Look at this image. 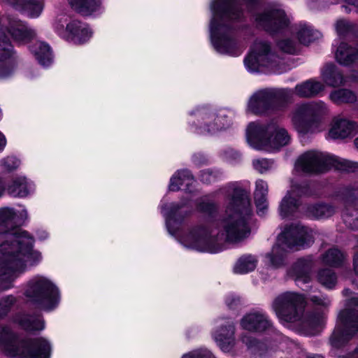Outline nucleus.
<instances>
[{"mask_svg": "<svg viewBox=\"0 0 358 358\" xmlns=\"http://www.w3.org/2000/svg\"><path fill=\"white\" fill-rule=\"evenodd\" d=\"M220 173L217 171L210 170H203L201 173V180L203 182L210 183L215 181L220 176Z\"/></svg>", "mask_w": 358, "mask_h": 358, "instance_id": "49530a36", "label": "nucleus"}, {"mask_svg": "<svg viewBox=\"0 0 358 358\" xmlns=\"http://www.w3.org/2000/svg\"><path fill=\"white\" fill-rule=\"evenodd\" d=\"M248 144L255 150L273 152L289 144L291 136L275 120L250 122L246 130Z\"/></svg>", "mask_w": 358, "mask_h": 358, "instance_id": "39448f33", "label": "nucleus"}, {"mask_svg": "<svg viewBox=\"0 0 358 358\" xmlns=\"http://www.w3.org/2000/svg\"><path fill=\"white\" fill-rule=\"evenodd\" d=\"M197 209L202 213L210 215L217 212V205L210 201L208 196H204L198 201Z\"/></svg>", "mask_w": 358, "mask_h": 358, "instance_id": "a19ab883", "label": "nucleus"}, {"mask_svg": "<svg viewBox=\"0 0 358 358\" xmlns=\"http://www.w3.org/2000/svg\"><path fill=\"white\" fill-rule=\"evenodd\" d=\"M335 57L337 62L345 66L352 63H358V50L355 49L345 43H341L338 47Z\"/></svg>", "mask_w": 358, "mask_h": 358, "instance_id": "c756f323", "label": "nucleus"}, {"mask_svg": "<svg viewBox=\"0 0 358 358\" xmlns=\"http://www.w3.org/2000/svg\"><path fill=\"white\" fill-rule=\"evenodd\" d=\"M317 280L323 286L331 289L336 283V275L331 269H322L317 273Z\"/></svg>", "mask_w": 358, "mask_h": 358, "instance_id": "ea45409f", "label": "nucleus"}, {"mask_svg": "<svg viewBox=\"0 0 358 358\" xmlns=\"http://www.w3.org/2000/svg\"><path fill=\"white\" fill-rule=\"evenodd\" d=\"M324 90V85L321 82L310 79L297 85L295 92L300 97L309 98L317 96Z\"/></svg>", "mask_w": 358, "mask_h": 358, "instance_id": "c85d7f7f", "label": "nucleus"}, {"mask_svg": "<svg viewBox=\"0 0 358 358\" xmlns=\"http://www.w3.org/2000/svg\"><path fill=\"white\" fill-rule=\"evenodd\" d=\"M293 33L299 42L308 45L320 37V33L314 30L311 26L306 23L300 22L291 27Z\"/></svg>", "mask_w": 358, "mask_h": 358, "instance_id": "a878e982", "label": "nucleus"}, {"mask_svg": "<svg viewBox=\"0 0 358 358\" xmlns=\"http://www.w3.org/2000/svg\"><path fill=\"white\" fill-rule=\"evenodd\" d=\"M355 147L358 149V137L354 141Z\"/></svg>", "mask_w": 358, "mask_h": 358, "instance_id": "bf43d9fd", "label": "nucleus"}, {"mask_svg": "<svg viewBox=\"0 0 358 358\" xmlns=\"http://www.w3.org/2000/svg\"><path fill=\"white\" fill-rule=\"evenodd\" d=\"M345 210L343 213V219L345 225L353 229H358V210L356 208V203L350 201L348 199H344ZM357 252L354 257V271L358 275V240L356 245Z\"/></svg>", "mask_w": 358, "mask_h": 358, "instance_id": "5701e85b", "label": "nucleus"}, {"mask_svg": "<svg viewBox=\"0 0 358 358\" xmlns=\"http://www.w3.org/2000/svg\"><path fill=\"white\" fill-rule=\"evenodd\" d=\"M19 324L27 331H38L44 329V321L39 315H22L16 318Z\"/></svg>", "mask_w": 358, "mask_h": 358, "instance_id": "72a5a7b5", "label": "nucleus"}, {"mask_svg": "<svg viewBox=\"0 0 358 358\" xmlns=\"http://www.w3.org/2000/svg\"><path fill=\"white\" fill-rule=\"evenodd\" d=\"M220 192L227 196L225 217L215 230L198 225L188 233L181 234L180 228L191 213L182 210L187 203L182 201L171 203L167 207L162 206L169 233L186 248L210 253L222 251L223 242L236 243L246 238L250 233L249 220L252 214L248 193L236 183L227 185L220 189Z\"/></svg>", "mask_w": 358, "mask_h": 358, "instance_id": "f257e3e1", "label": "nucleus"}, {"mask_svg": "<svg viewBox=\"0 0 358 358\" xmlns=\"http://www.w3.org/2000/svg\"><path fill=\"white\" fill-rule=\"evenodd\" d=\"M308 192V187L306 183L298 184L292 180L290 189L280 204V215L282 218H286L293 215L300 205V197L307 194Z\"/></svg>", "mask_w": 358, "mask_h": 358, "instance_id": "dca6fc26", "label": "nucleus"}, {"mask_svg": "<svg viewBox=\"0 0 358 358\" xmlns=\"http://www.w3.org/2000/svg\"><path fill=\"white\" fill-rule=\"evenodd\" d=\"M278 57L271 51L270 44L258 39L253 44L250 52L244 60L245 66L250 72H257L261 67L274 69Z\"/></svg>", "mask_w": 358, "mask_h": 358, "instance_id": "4468645a", "label": "nucleus"}, {"mask_svg": "<svg viewBox=\"0 0 358 358\" xmlns=\"http://www.w3.org/2000/svg\"><path fill=\"white\" fill-rule=\"evenodd\" d=\"M15 303V298L11 295L3 298L0 301V318L6 315Z\"/></svg>", "mask_w": 358, "mask_h": 358, "instance_id": "c03bdc74", "label": "nucleus"}, {"mask_svg": "<svg viewBox=\"0 0 358 358\" xmlns=\"http://www.w3.org/2000/svg\"><path fill=\"white\" fill-rule=\"evenodd\" d=\"M48 236V233L45 231H40L38 232V238L40 240H44Z\"/></svg>", "mask_w": 358, "mask_h": 358, "instance_id": "5fc2aeb1", "label": "nucleus"}, {"mask_svg": "<svg viewBox=\"0 0 358 358\" xmlns=\"http://www.w3.org/2000/svg\"><path fill=\"white\" fill-rule=\"evenodd\" d=\"M257 264V259L251 255L241 257L236 262L234 271L238 274H245L253 271Z\"/></svg>", "mask_w": 358, "mask_h": 358, "instance_id": "c9c22d12", "label": "nucleus"}, {"mask_svg": "<svg viewBox=\"0 0 358 358\" xmlns=\"http://www.w3.org/2000/svg\"><path fill=\"white\" fill-rule=\"evenodd\" d=\"M8 2L15 10L25 13L31 18L38 17L43 9L42 1L38 0H8Z\"/></svg>", "mask_w": 358, "mask_h": 358, "instance_id": "393cba45", "label": "nucleus"}, {"mask_svg": "<svg viewBox=\"0 0 358 358\" xmlns=\"http://www.w3.org/2000/svg\"><path fill=\"white\" fill-rule=\"evenodd\" d=\"M256 24L271 34L282 33L290 27L292 17L279 8H268L254 15Z\"/></svg>", "mask_w": 358, "mask_h": 358, "instance_id": "2eb2a0df", "label": "nucleus"}, {"mask_svg": "<svg viewBox=\"0 0 358 358\" xmlns=\"http://www.w3.org/2000/svg\"><path fill=\"white\" fill-rule=\"evenodd\" d=\"M268 192V185L266 181L262 179H258L255 182V189L254 198L257 209V213L263 215L268 208L267 195Z\"/></svg>", "mask_w": 358, "mask_h": 358, "instance_id": "bb28decb", "label": "nucleus"}, {"mask_svg": "<svg viewBox=\"0 0 358 358\" xmlns=\"http://www.w3.org/2000/svg\"><path fill=\"white\" fill-rule=\"evenodd\" d=\"M182 358H215L212 353L207 350H199L191 352L182 356Z\"/></svg>", "mask_w": 358, "mask_h": 358, "instance_id": "de8ad7c7", "label": "nucleus"}, {"mask_svg": "<svg viewBox=\"0 0 358 358\" xmlns=\"http://www.w3.org/2000/svg\"><path fill=\"white\" fill-rule=\"evenodd\" d=\"M234 333L235 328L231 322L220 324L214 331L213 338L223 352H228L233 348L234 345Z\"/></svg>", "mask_w": 358, "mask_h": 358, "instance_id": "aec40b11", "label": "nucleus"}, {"mask_svg": "<svg viewBox=\"0 0 358 358\" xmlns=\"http://www.w3.org/2000/svg\"><path fill=\"white\" fill-rule=\"evenodd\" d=\"M316 233L311 229L299 224L286 227L278 236L275 245L266 255L271 264L278 268L282 266L286 255L291 250L310 246L315 240Z\"/></svg>", "mask_w": 358, "mask_h": 358, "instance_id": "423d86ee", "label": "nucleus"}, {"mask_svg": "<svg viewBox=\"0 0 358 358\" xmlns=\"http://www.w3.org/2000/svg\"><path fill=\"white\" fill-rule=\"evenodd\" d=\"M292 95L289 89H264L255 92L250 98L247 112L261 115L273 110Z\"/></svg>", "mask_w": 358, "mask_h": 358, "instance_id": "f8f14e48", "label": "nucleus"}, {"mask_svg": "<svg viewBox=\"0 0 358 358\" xmlns=\"http://www.w3.org/2000/svg\"><path fill=\"white\" fill-rule=\"evenodd\" d=\"M309 301L315 306L322 308L304 314L306 299L303 295L286 292L279 294L272 302V309L282 323H297L309 335L315 334L326 320L325 309L330 304L329 299L324 295H311Z\"/></svg>", "mask_w": 358, "mask_h": 358, "instance_id": "20e7f679", "label": "nucleus"}, {"mask_svg": "<svg viewBox=\"0 0 358 358\" xmlns=\"http://www.w3.org/2000/svg\"><path fill=\"white\" fill-rule=\"evenodd\" d=\"M252 165L254 169L262 174L269 171L275 166L273 161L266 158L254 159Z\"/></svg>", "mask_w": 358, "mask_h": 358, "instance_id": "79ce46f5", "label": "nucleus"}, {"mask_svg": "<svg viewBox=\"0 0 358 358\" xmlns=\"http://www.w3.org/2000/svg\"><path fill=\"white\" fill-rule=\"evenodd\" d=\"M31 189V182L24 176L15 178L8 187V193L15 197L26 196Z\"/></svg>", "mask_w": 358, "mask_h": 358, "instance_id": "7c9ffc66", "label": "nucleus"}, {"mask_svg": "<svg viewBox=\"0 0 358 358\" xmlns=\"http://www.w3.org/2000/svg\"><path fill=\"white\" fill-rule=\"evenodd\" d=\"M343 294L347 297V308L341 311L336 327L330 338L331 345L336 348H341L358 332V310L351 308L358 306V295L345 289Z\"/></svg>", "mask_w": 358, "mask_h": 358, "instance_id": "1a4fd4ad", "label": "nucleus"}, {"mask_svg": "<svg viewBox=\"0 0 358 358\" xmlns=\"http://www.w3.org/2000/svg\"><path fill=\"white\" fill-rule=\"evenodd\" d=\"M20 161L15 157H7L0 160V168L6 172H10L17 169Z\"/></svg>", "mask_w": 358, "mask_h": 358, "instance_id": "37998d69", "label": "nucleus"}, {"mask_svg": "<svg viewBox=\"0 0 358 358\" xmlns=\"http://www.w3.org/2000/svg\"><path fill=\"white\" fill-rule=\"evenodd\" d=\"M278 47L284 52L295 54L297 51L296 45L289 39L282 40L278 43Z\"/></svg>", "mask_w": 358, "mask_h": 358, "instance_id": "a18cd8bd", "label": "nucleus"}, {"mask_svg": "<svg viewBox=\"0 0 358 358\" xmlns=\"http://www.w3.org/2000/svg\"><path fill=\"white\" fill-rule=\"evenodd\" d=\"M324 83L331 87H338L344 84V78L336 66L332 64H327L322 71Z\"/></svg>", "mask_w": 358, "mask_h": 358, "instance_id": "473e14b6", "label": "nucleus"}, {"mask_svg": "<svg viewBox=\"0 0 358 358\" xmlns=\"http://www.w3.org/2000/svg\"><path fill=\"white\" fill-rule=\"evenodd\" d=\"M233 115L232 111L224 108H198L190 113L194 119L191 124L192 129L200 134L215 133L231 125Z\"/></svg>", "mask_w": 358, "mask_h": 358, "instance_id": "9b49d317", "label": "nucleus"}, {"mask_svg": "<svg viewBox=\"0 0 358 358\" xmlns=\"http://www.w3.org/2000/svg\"><path fill=\"white\" fill-rule=\"evenodd\" d=\"M243 342L245 343L249 348H252L259 346V343L256 340L250 337L244 336L242 338Z\"/></svg>", "mask_w": 358, "mask_h": 358, "instance_id": "3c124183", "label": "nucleus"}, {"mask_svg": "<svg viewBox=\"0 0 358 358\" xmlns=\"http://www.w3.org/2000/svg\"><path fill=\"white\" fill-rule=\"evenodd\" d=\"M345 259V255L338 248H333L328 250L322 257L324 264L332 266H340Z\"/></svg>", "mask_w": 358, "mask_h": 358, "instance_id": "58836bf2", "label": "nucleus"}, {"mask_svg": "<svg viewBox=\"0 0 358 358\" xmlns=\"http://www.w3.org/2000/svg\"><path fill=\"white\" fill-rule=\"evenodd\" d=\"M329 112L327 105L322 101L297 104L290 115L292 125L301 136L321 132L325 128V117Z\"/></svg>", "mask_w": 358, "mask_h": 358, "instance_id": "0eeeda50", "label": "nucleus"}, {"mask_svg": "<svg viewBox=\"0 0 358 358\" xmlns=\"http://www.w3.org/2000/svg\"><path fill=\"white\" fill-rule=\"evenodd\" d=\"M343 164L345 166V169L348 171H354L357 168V164L348 161H344Z\"/></svg>", "mask_w": 358, "mask_h": 358, "instance_id": "864d4df0", "label": "nucleus"}, {"mask_svg": "<svg viewBox=\"0 0 358 358\" xmlns=\"http://www.w3.org/2000/svg\"><path fill=\"white\" fill-rule=\"evenodd\" d=\"M329 99L334 103L340 104L342 103H353L356 101L357 96L350 90L340 89L331 92L329 94Z\"/></svg>", "mask_w": 358, "mask_h": 358, "instance_id": "4c0bfd02", "label": "nucleus"}, {"mask_svg": "<svg viewBox=\"0 0 358 358\" xmlns=\"http://www.w3.org/2000/svg\"><path fill=\"white\" fill-rule=\"evenodd\" d=\"M315 262L312 256L298 259L289 271V275L294 279L298 285L310 281L311 271Z\"/></svg>", "mask_w": 358, "mask_h": 358, "instance_id": "a211bd4d", "label": "nucleus"}, {"mask_svg": "<svg viewBox=\"0 0 358 358\" xmlns=\"http://www.w3.org/2000/svg\"><path fill=\"white\" fill-rule=\"evenodd\" d=\"M194 182V180L190 172L187 170H181L177 171L171 178L169 188L170 191L176 192L182 186H185L187 189H189Z\"/></svg>", "mask_w": 358, "mask_h": 358, "instance_id": "2f4dec72", "label": "nucleus"}, {"mask_svg": "<svg viewBox=\"0 0 358 358\" xmlns=\"http://www.w3.org/2000/svg\"><path fill=\"white\" fill-rule=\"evenodd\" d=\"M358 126L352 121L342 118H335L328 136L333 139L345 138L357 131Z\"/></svg>", "mask_w": 358, "mask_h": 358, "instance_id": "b1692460", "label": "nucleus"}, {"mask_svg": "<svg viewBox=\"0 0 358 358\" xmlns=\"http://www.w3.org/2000/svg\"><path fill=\"white\" fill-rule=\"evenodd\" d=\"M30 51L41 65L48 66L52 63V52L48 43L40 41H36L30 47Z\"/></svg>", "mask_w": 358, "mask_h": 358, "instance_id": "cd10ccee", "label": "nucleus"}, {"mask_svg": "<svg viewBox=\"0 0 358 358\" xmlns=\"http://www.w3.org/2000/svg\"><path fill=\"white\" fill-rule=\"evenodd\" d=\"M350 24L344 20H339L336 22V29L339 36H343L350 30Z\"/></svg>", "mask_w": 358, "mask_h": 358, "instance_id": "09e8293b", "label": "nucleus"}, {"mask_svg": "<svg viewBox=\"0 0 358 358\" xmlns=\"http://www.w3.org/2000/svg\"><path fill=\"white\" fill-rule=\"evenodd\" d=\"M349 5L354 6L357 8H358V0H344Z\"/></svg>", "mask_w": 358, "mask_h": 358, "instance_id": "6e6d98bb", "label": "nucleus"}, {"mask_svg": "<svg viewBox=\"0 0 358 358\" xmlns=\"http://www.w3.org/2000/svg\"><path fill=\"white\" fill-rule=\"evenodd\" d=\"M307 358H323L320 355H313V356H308Z\"/></svg>", "mask_w": 358, "mask_h": 358, "instance_id": "13d9d810", "label": "nucleus"}, {"mask_svg": "<svg viewBox=\"0 0 358 358\" xmlns=\"http://www.w3.org/2000/svg\"><path fill=\"white\" fill-rule=\"evenodd\" d=\"M240 302L238 297L234 295L229 296L226 299V303L230 308L236 307Z\"/></svg>", "mask_w": 358, "mask_h": 358, "instance_id": "8fccbe9b", "label": "nucleus"}, {"mask_svg": "<svg viewBox=\"0 0 358 358\" xmlns=\"http://www.w3.org/2000/svg\"><path fill=\"white\" fill-rule=\"evenodd\" d=\"M259 0H244L239 6L234 0H213L210 23L211 43L217 52L231 56H239L243 46L236 36V23L245 17L243 8L248 13L256 7Z\"/></svg>", "mask_w": 358, "mask_h": 358, "instance_id": "7ed1b4c3", "label": "nucleus"}, {"mask_svg": "<svg viewBox=\"0 0 358 358\" xmlns=\"http://www.w3.org/2000/svg\"><path fill=\"white\" fill-rule=\"evenodd\" d=\"M50 350L43 338L19 342L8 327H0V350L12 358H49Z\"/></svg>", "mask_w": 358, "mask_h": 358, "instance_id": "6e6552de", "label": "nucleus"}, {"mask_svg": "<svg viewBox=\"0 0 358 358\" xmlns=\"http://www.w3.org/2000/svg\"><path fill=\"white\" fill-rule=\"evenodd\" d=\"M336 162L335 157L327 152L311 150L301 154L294 164V172L301 173H320L326 171Z\"/></svg>", "mask_w": 358, "mask_h": 358, "instance_id": "ddd939ff", "label": "nucleus"}, {"mask_svg": "<svg viewBox=\"0 0 358 358\" xmlns=\"http://www.w3.org/2000/svg\"><path fill=\"white\" fill-rule=\"evenodd\" d=\"M23 294L26 300L44 310H51L59 302V291L48 278L36 275L24 285Z\"/></svg>", "mask_w": 358, "mask_h": 358, "instance_id": "9d476101", "label": "nucleus"}, {"mask_svg": "<svg viewBox=\"0 0 358 358\" xmlns=\"http://www.w3.org/2000/svg\"><path fill=\"white\" fill-rule=\"evenodd\" d=\"M241 327L251 331H263L272 327V322L262 312H252L247 314L241 320Z\"/></svg>", "mask_w": 358, "mask_h": 358, "instance_id": "4be33fe9", "label": "nucleus"}, {"mask_svg": "<svg viewBox=\"0 0 358 358\" xmlns=\"http://www.w3.org/2000/svg\"><path fill=\"white\" fill-rule=\"evenodd\" d=\"M341 358H358V347L352 354L349 355V357H341Z\"/></svg>", "mask_w": 358, "mask_h": 358, "instance_id": "4d7b16f0", "label": "nucleus"}, {"mask_svg": "<svg viewBox=\"0 0 358 358\" xmlns=\"http://www.w3.org/2000/svg\"><path fill=\"white\" fill-rule=\"evenodd\" d=\"M335 211V207L329 203H317L308 208V215L316 219L329 217Z\"/></svg>", "mask_w": 358, "mask_h": 358, "instance_id": "e433bc0d", "label": "nucleus"}, {"mask_svg": "<svg viewBox=\"0 0 358 358\" xmlns=\"http://www.w3.org/2000/svg\"><path fill=\"white\" fill-rule=\"evenodd\" d=\"M193 160H194V162L198 165L204 164L207 162V159H206V157L201 154H197V155H194Z\"/></svg>", "mask_w": 358, "mask_h": 358, "instance_id": "603ef678", "label": "nucleus"}, {"mask_svg": "<svg viewBox=\"0 0 358 358\" xmlns=\"http://www.w3.org/2000/svg\"><path fill=\"white\" fill-rule=\"evenodd\" d=\"M27 217L26 209L18 213L10 208L0 209L1 290L11 288L25 266H34L41 260V253L33 250V237L16 227Z\"/></svg>", "mask_w": 358, "mask_h": 358, "instance_id": "f03ea898", "label": "nucleus"}, {"mask_svg": "<svg viewBox=\"0 0 358 358\" xmlns=\"http://www.w3.org/2000/svg\"><path fill=\"white\" fill-rule=\"evenodd\" d=\"M59 34L74 43L83 44L90 40L92 32L88 25L78 20H73L66 25V31Z\"/></svg>", "mask_w": 358, "mask_h": 358, "instance_id": "6ab92c4d", "label": "nucleus"}, {"mask_svg": "<svg viewBox=\"0 0 358 358\" xmlns=\"http://www.w3.org/2000/svg\"><path fill=\"white\" fill-rule=\"evenodd\" d=\"M15 59L12 52V46L5 33L0 30V78L8 77L14 71Z\"/></svg>", "mask_w": 358, "mask_h": 358, "instance_id": "f3484780", "label": "nucleus"}, {"mask_svg": "<svg viewBox=\"0 0 358 358\" xmlns=\"http://www.w3.org/2000/svg\"><path fill=\"white\" fill-rule=\"evenodd\" d=\"M7 30L13 40L19 43L29 41L36 34L34 29L15 18H8Z\"/></svg>", "mask_w": 358, "mask_h": 358, "instance_id": "412c9836", "label": "nucleus"}, {"mask_svg": "<svg viewBox=\"0 0 358 358\" xmlns=\"http://www.w3.org/2000/svg\"><path fill=\"white\" fill-rule=\"evenodd\" d=\"M70 3L83 15H91L101 8V0H70Z\"/></svg>", "mask_w": 358, "mask_h": 358, "instance_id": "f704fd0d", "label": "nucleus"}]
</instances>
